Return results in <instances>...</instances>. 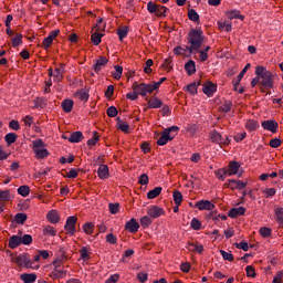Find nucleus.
<instances>
[{
    "mask_svg": "<svg viewBox=\"0 0 283 283\" xmlns=\"http://www.w3.org/2000/svg\"><path fill=\"white\" fill-rule=\"evenodd\" d=\"M256 76H260V90L264 94L268 90H273L275 87V75L273 72L268 71L264 66L255 67Z\"/></svg>",
    "mask_w": 283,
    "mask_h": 283,
    "instance_id": "obj_1",
    "label": "nucleus"
},
{
    "mask_svg": "<svg viewBox=\"0 0 283 283\" xmlns=\"http://www.w3.org/2000/svg\"><path fill=\"white\" fill-rule=\"evenodd\" d=\"M200 29H192L188 34V43L190 46H187L189 54H193V52H198L200 48H202V43H205V35Z\"/></svg>",
    "mask_w": 283,
    "mask_h": 283,
    "instance_id": "obj_2",
    "label": "nucleus"
},
{
    "mask_svg": "<svg viewBox=\"0 0 283 283\" xmlns=\"http://www.w3.org/2000/svg\"><path fill=\"white\" fill-rule=\"evenodd\" d=\"M133 92H138L139 96H147V94H154L155 90H158V84H147L135 82L132 85Z\"/></svg>",
    "mask_w": 283,
    "mask_h": 283,
    "instance_id": "obj_3",
    "label": "nucleus"
},
{
    "mask_svg": "<svg viewBox=\"0 0 283 283\" xmlns=\"http://www.w3.org/2000/svg\"><path fill=\"white\" fill-rule=\"evenodd\" d=\"M171 132H180V127L178 126H171L161 132V136L157 140V145L159 147H163L164 145H167L169 140H172L175 136H171Z\"/></svg>",
    "mask_w": 283,
    "mask_h": 283,
    "instance_id": "obj_4",
    "label": "nucleus"
},
{
    "mask_svg": "<svg viewBox=\"0 0 283 283\" xmlns=\"http://www.w3.org/2000/svg\"><path fill=\"white\" fill-rule=\"evenodd\" d=\"M13 262L18 264V266H25V269H32V261L30 260V255L28 253L20 254L19 256L13 259Z\"/></svg>",
    "mask_w": 283,
    "mask_h": 283,
    "instance_id": "obj_5",
    "label": "nucleus"
},
{
    "mask_svg": "<svg viewBox=\"0 0 283 283\" xmlns=\"http://www.w3.org/2000/svg\"><path fill=\"white\" fill-rule=\"evenodd\" d=\"M76 222H78L77 217L71 216L67 218L64 229L70 235H74V233H76Z\"/></svg>",
    "mask_w": 283,
    "mask_h": 283,
    "instance_id": "obj_6",
    "label": "nucleus"
},
{
    "mask_svg": "<svg viewBox=\"0 0 283 283\" xmlns=\"http://www.w3.org/2000/svg\"><path fill=\"white\" fill-rule=\"evenodd\" d=\"M261 126L266 132H271V134H277V128L280 127V124H277V122H275L274 119H268L263 120L261 123Z\"/></svg>",
    "mask_w": 283,
    "mask_h": 283,
    "instance_id": "obj_7",
    "label": "nucleus"
},
{
    "mask_svg": "<svg viewBox=\"0 0 283 283\" xmlns=\"http://www.w3.org/2000/svg\"><path fill=\"white\" fill-rule=\"evenodd\" d=\"M195 207L199 209V211H213L216 209V205L209 200L197 201Z\"/></svg>",
    "mask_w": 283,
    "mask_h": 283,
    "instance_id": "obj_8",
    "label": "nucleus"
},
{
    "mask_svg": "<svg viewBox=\"0 0 283 283\" xmlns=\"http://www.w3.org/2000/svg\"><path fill=\"white\" fill-rule=\"evenodd\" d=\"M124 229L129 233H138V229H140V223H138L136 219L132 218L129 221L126 222Z\"/></svg>",
    "mask_w": 283,
    "mask_h": 283,
    "instance_id": "obj_9",
    "label": "nucleus"
},
{
    "mask_svg": "<svg viewBox=\"0 0 283 283\" xmlns=\"http://www.w3.org/2000/svg\"><path fill=\"white\" fill-rule=\"evenodd\" d=\"M109 63V60L105 56H99L93 65L95 74H101V70Z\"/></svg>",
    "mask_w": 283,
    "mask_h": 283,
    "instance_id": "obj_10",
    "label": "nucleus"
},
{
    "mask_svg": "<svg viewBox=\"0 0 283 283\" xmlns=\"http://www.w3.org/2000/svg\"><path fill=\"white\" fill-rule=\"evenodd\" d=\"M145 101L148 103L147 109H160L163 107V101L156 96L146 97Z\"/></svg>",
    "mask_w": 283,
    "mask_h": 283,
    "instance_id": "obj_11",
    "label": "nucleus"
},
{
    "mask_svg": "<svg viewBox=\"0 0 283 283\" xmlns=\"http://www.w3.org/2000/svg\"><path fill=\"white\" fill-rule=\"evenodd\" d=\"M226 187H228V189H232V191L235 189L240 190V189H244L247 187V182H243L238 179H229L228 184H226Z\"/></svg>",
    "mask_w": 283,
    "mask_h": 283,
    "instance_id": "obj_12",
    "label": "nucleus"
},
{
    "mask_svg": "<svg viewBox=\"0 0 283 283\" xmlns=\"http://www.w3.org/2000/svg\"><path fill=\"white\" fill-rule=\"evenodd\" d=\"M147 214L153 219L160 218V216H165V209L153 206L147 210Z\"/></svg>",
    "mask_w": 283,
    "mask_h": 283,
    "instance_id": "obj_13",
    "label": "nucleus"
},
{
    "mask_svg": "<svg viewBox=\"0 0 283 283\" xmlns=\"http://www.w3.org/2000/svg\"><path fill=\"white\" fill-rule=\"evenodd\" d=\"M217 90H218V85H216L211 81H207L203 84L202 92H203V94H207L208 96H211L212 94H216Z\"/></svg>",
    "mask_w": 283,
    "mask_h": 283,
    "instance_id": "obj_14",
    "label": "nucleus"
},
{
    "mask_svg": "<svg viewBox=\"0 0 283 283\" xmlns=\"http://www.w3.org/2000/svg\"><path fill=\"white\" fill-rule=\"evenodd\" d=\"M244 213H247V209H244V207L231 208L228 211V218H240V216H244Z\"/></svg>",
    "mask_w": 283,
    "mask_h": 283,
    "instance_id": "obj_15",
    "label": "nucleus"
},
{
    "mask_svg": "<svg viewBox=\"0 0 283 283\" xmlns=\"http://www.w3.org/2000/svg\"><path fill=\"white\" fill-rule=\"evenodd\" d=\"M64 74H65V64L60 63V66L55 67L53 76L57 83H61V81H63Z\"/></svg>",
    "mask_w": 283,
    "mask_h": 283,
    "instance_id": "obj_16",
    "label": "nucleus"
},
{
    "mask_svg": "<svg viewBox=\"0 0 283 283\" xmlns=\"http://www.w3.org/2000/svg\"><path fill=\"white\" fill-rule=\"evenodd\" d=\"M94 28L96 32L91 35V41L94 45H101V40L103 39V33H98L101 32V25L95 24Z\"/></svg>",
    "mask_w": 283,
    "mask_h": 283,
    "instance_id": "obj_17",
    "label": "nucleus"
},
{
    "mask_svg": "<svg viewBox=\"0 0 283 283\" xmlns=\"http://www.w3.org/2000/svg\"><path fill=\"white\" fill-rule=\"evenodd\" d=\"M97 176L101 178V180H106V178H109V167L107 165H101L97 169Z\"/></svg>",
    "mask_w": 283,
    "mask_h": 283,
    "instance_id": "obj_18",
    "label": "nucleus"
},
{
    "mask_svg": "<svg viewBox=\"0 0 283 283\" xmlns=\"http://www.w3.org/2000/svg\"><path fill=\"white\" fill-rule=\"evenodd\" d=\"M65 275H67V270L54 269V270L49 274V277H51V280H61V279L65 277Z\"/></svg>",
    "mask_w": 283,
    "mask_h": 283,
    "instance_id": "obj_19",
    "label": "nucleus"
},
{
    "mask_svg": "<svg viewBox=\"0 0 283 283\" xmlns=\"http://www.w3.org/2000/svg\"><path fill=\"white\" fill-rule=\"evenodd\" d=\"M251 67V63H248L243 70L240 72V74L237 76V80L234 81V92H238V85H240L242 78H244V74L249 71Z\"/></svg>",
    "mask_w": 283,
    "mask_h": 283,
    "instance_id": "obj_20",
    "label": "nucleus"
},
{
    "mask_svg": "<svg viewBox=\"0 0 283 283\" xmlns=\"http://www.w3.org/2000/svg\"><path fill=\"white\" fill-rule=\"evenodd\" d=\"M46 219L49 220V222H51V224H59L61 217H59V211L51 210L48 212Z\"/></svg>",
    "mask_w": 283,
    "mask_h": 283,
    "instance_id": "obj_21",
    "label": "nucleus"
},
{
    "mask_svg": "<svg viewBox=\"0 0 283 283\" xmlns=\"http://www.w3.org/2000/svg\"><path fill=\"white\" fill-rule=\"evenodd\" d=\"M188 251H191L192 253H203L205 247L202 244L188 242L187 243Z\"/></svg>",
    "mask_w": 283,
    "mask_h": 283,
    "instance_id": "obj_22",
    "label": "nucleus"
},
{
    "mask_svg": "<svg viewBox=\"0 0 283 283\" xmlns=\"http://www.w3.org/2000/svg\"><path fill=\"white\" fill-rule=\"evenodd\" d=\"M227 170H228L229 176H235L238 174V171H240V163L230 161Z\"/></svg>",
    "mask_w": 283,
    "mask_h": 283,
    "instance_id": "obj_23",
    "label": "nucleus"
},
{
    "mask_svg": "<svg viewBox=\"0 0 283 283\" xmlns=\"http://www.w3.org/2000/svg\"><path fill=\"white\" fill-rule=\"evenodd\" d=\"M9 249H17L21 247V237L19 235H12L9 238Z\"/></svg>",
    "mask_w": 283,
    "mask_h": 283,
    "instance_id": "obj_24",
    "label": "nucleus"
},
{
    "mask_svg": "<svg viewBox=\"0 0 283 283\" xmlns=\"http://www.w3.org/2000/svg\"><path fill=\"white\" fill-rule=\"evenodd\" d=\"M127 34H129L128 25H120L117 29V36H118L119 41H123V39H125L127 36Z\"/></svg>",
    "mask_w": 283,
    "mask_h": 283,
    "instance_id": "obj_25",
    "label": "nucleus"
},
{
    "mask_svg": "<svg viewBox=\"0 0 283 283\" xmlns=\"http://www.w3.org/2000/svg\"><path fill=\"white\" fill-rule=\"evenodd\" d=\"M20 280H22V282L24 283H34L36 282V274L34 273H24L20 275Z\"/></svg>",
    "mask_w": 283,
    "mask_h": 283,
    "instance_id": "obj_26",
    "label": "nucleus"
},
{
    "mask_svg": "<svg viewBox=\"0 0 283 283\" xmlns=\"http://www.w3.org/2000/svg\"><path fill=\"white\" fill-rule=\"evenodd\" d=\"M185 70L188 74V76H193V73L196 72V62L190 60L185 64Z\"/></svg>",
    "mask_w": 283,
    "mask_h": 283,
    "instance_id": "obj_27",
    "label": "nucleus"
},
{
    "mask_svg": "<svg viewBox=\"0 0 283 283\" xmlns=\"http://www.w3.org/2000/svg\"><path fill=\"white\" fill-rule=\"evenodd\" d=\"M210 140L217 145H222V135L218 130H212L210 133Z\"/></svg>",
    "mask_w": 283,
    "mask_h": 283,
    "instance_id": "obj_28",
    "label": "nucleus"
},
{
    "mask_svg": "<svg viewBox=\"0 0 283 283\" xmlns=\"http://www.w3.org/2000/svg\"><path fill=\"white\" fill-rule=\"evenodd\" d=\"M90 90L85 91L83 88L75 92V96H78L80 101H84V103H87L90 101Z\"/></svg>",
    "mask_w": 283,
    "mask_h": 283,
    "instance_id": "obj_29",
    "label": "nucleus"
},
{
    "mask_svg": "<svg viewBox=\"0 0 283 283\" xmlns=\"http://www.w3.org/2000/svg\"><path fill=\"white\" fill-rule=\"evenodd\" d=\"M73 107H74V101L72 99H64L62 102V109L63 112H65V114H70Z\"/></svg>",
    "mask_w": 283,
    "mask_h": 283,
    "instance_id": "obj_30",
    "label": "nucleus"
},
{
    "mask_svg": "<svg viewBox=\"0 0 283 283\" xmlns=\"http://www.w3.org/2000/svg\"><path fill=\"white\" fill-rule=\"evenodd\" d=\"M48 105V99L45 97H36L34 99V109H43Z\"/></svg>",
    "mask_w": 283,
    "mask_h": 283,
    "instance_id": "obj_31",
    "label": "nucleus"
},
{
    "mask_svg": "<svg viewBox=\"0 0 283 283\" xmlns=\"http://www.w3.org/2000/svg\"><path fill=\"white\" fill-rule=\"evenodd\" d=\"M116 123H117V129H119L120 132H124V134H129V124L123 123V119H120V117L116 118Z\"/></svg>",
    "mask_w": 283,
    "mask_h": 283,
    "instance_id": "obj_32",
    "label": "nucleus"
},
{
    "mask_svg": "<svg viewBox=\"0 0 283 283\" xmlns=\"http://www.w3.org/2000/svg\"><path fill=\"white\" fill-rule=\"evenodd\" d=\"M84 136L83 133L77 130L71 134L69 142L70 143H81V140H83Z\"/></svg>",
    "mask_w": 283,
    "mask_h": 283,
    "instance_id": "obj_33",
    "label": "nucleus"
},
{
    "mask_svg": "<svg viewBox=\"0 0 283 283\" xmlns=\"http://www.w3.org/2000/svg\"><path fill=\"white\" fill-rule=\"evenodd\" d=\"M160 193H163V187H155L153 190H150L147 193V198H148V200H154V198H158V196H160Z\"/></svg>",
    "mask_w": 283,
    "mask_h": 283,
    "instance_id": "obj_34",
    "label": "nucleus"
},
{
    "mask_svg": "<svg viewBox=\"0 0 283 283\" xmlns=\"http://www.w3.org/2000/svg\"><path fill=\"white\" fill-rule=\"evenodd\" d=\"M34 154H35V158L38 160H43V158H48V156H50V151H48V149H45V148L35 149Z\"/></svg>",
    "mask_w": 283,
    "mask_h": 283,
    "instance_id": "obj_35",
    "label": "nucleus"
},
{
    "mask_svg": "<svg viewBox=\"0 0 283 283\" xmlns=\"http://www.w3.org/2000/svg\"><path fill=\"white\" fill-rule=\"evenodd\" d=\"M17 138H19V136L15 133H9L4 136V140L8 145V147H10V145H14V143H17Z\"/></svg>",
    "mask_w": 283,
    "mask_h": 283,
    "instance_id": "obj_36",
    "label": "nucleus"
},
{
    "mask_svg": "<svg viewBox=\"0 0 283 283\" xmlns=\"http://www.w3.org/2000/svg\"><path fill=\"white\" fill-rule=\"evenodd\" d=\"M167 12H169V9L165 6L157 4V11L155 12L156 17L159 19L163 17H167Z\"/></svg>",
    "mask_w": 283,
    "mask_h": 283,
    "instance_id": "obj_37",
    "label": "nucleus"
},
{
    "mask_svg": "<svg viewBox=\"0 0 283 283\" xmlns=\"http://www.w3.org/2000/svg\"><path fill=\"white\" fill-rule=\"evenodd\" d=\"M188 19L190 21H193L195 23H200V15L198 14V12H196L195 9L188 10Z\"/></svg>",
    "mask_w": 283,
    "mask_h": 283,
    "instance_id": "obj_38",
    "label": "nucleus"
},
{
    "mask_svg": "<svg viewBox=\"0 0 283 283\" xmlns=\"http://www.w3.org/2000/svg\"><path fill=\"white\" fill-rule=\"evenodd\" d=\"M259 127H260V125L258 124V120H255V119H250L245 124V129H248V132H255V129H258Z\"/></svg>",
    "mask_w": 283,
    "mask_h": 283,
    "instance_id": "obj_39",
    "label": "nucleus"
},
{
    "mask_svg": "<svg viewBox=\"0 0 283 283\" xmlns=\"http://www.w3.org/2000/svg\"><path fill=\"white\" fill-rule=\"evenodd\" d=\"M198 86H200V82L196 83L192 82L189 85L186 86L187 92H189V94L196 95L198 94Z\"/></svg>",
    "mask_w": 283,
    "mask_h": 283,
    "instance_id": "obj_40",
    "label": "nucleus"
},
{
    "mask_svg": "<svg viewBox=\"0 0 283 283\" xmlns=\"http://www.w3.org/2000/svg\"><path fill=\"white\" fill-rule=\"evenodd\" d=\"M28 220L27 213H17L14 217L15 224H25V221Z\"/></svg>",
    "mask_w": 283,
    "mask_h": 283,
    "instance_id": "obj_41",
    "label": "nucleus"
},
{
    "mask_svg": "<svg viewBox=\"0 0 283 283\" xmlns=\"http://www.w3.org/2000/svg\"><path fill=\"white\" fill-rule=\"evenodd\" d=\"M101 140V135H98V132H93V138L87 140L88 147H94L96 146V143Z\"/></svg>",
    "mask_w": 283,
    "mask_h": 283,
    "instance_id": "obj_42",
    "label": "nucleus"
},
{
    "mask_svg": "<svg viewBox=\"0 0 283 283\" xmlns=\"http://www.w3.org/2000/svg\"><path fill=\"white\" fill-rule=\"evenodd\" d=\"M19 196H22V198H28L30 196V186H20L18 188Z\"/></svg>",
    "mask_w": 283,
    "mask_h": 283,
    "instance_id": "obj_43",
    "label": "nucleus"
},
{
    "mask_svg": "<svg viewBox=\"0 0 283 283\" xmlns=\"http://www.w3.org/2000/svg\"><path fill=\"white\" fill-rule=\"evenodd\" d=\"M172 198H174V202L177 206L182 205V192H180V190H175L172 192Z\"/></svg>",
    "mask_w": 283,
    "mask_h": 283,
    "instance_id": "obj_44",
    "label": "nucleus"
},
{
    "mask_svg": "<svg viewBox=\"0 0 283 283\" xmlns=\"http://www.w3.org/2000/svg\"><path fill=\"white\" fill-rule=\"evenodd\" d=\"M114 69L115 72L113 73V78H115V81H120V78L123 77V66L115 65Z\"/></svg>",
    "mask_w": 283,
    "mask_h": 283,
    "instance_id": "obj_45",
    "label": "nucleus"
},
{
    "mask_svg": "<svg viewBox=\"0 0 283 283\" xmlns=\"http://www.w3.org/2000/svg\"><path fill=\"white\" fill-rule=\"evenodd\" d=\"M12 48H19L21 43H23V34L19 33L17 34L12 40Z\"/></svg>",
    "mask_w": 283,
    "mask_h": 283,
    "instance_id": "obj_46",
    "label": "nucleus"
},
{
    "mask_svg": "<svg viewBox=\"0 0 283 283\" xmlns=\"http://www.w3.org/2000/svg\"><path fill=\"white\" fill-rule=\"evenodd\" d=\"M274 214H275V221L279 224H283V208L274 209Z\"/></svg>",
    "mask_w": 283,
    "mask_h": 283,
    "instance_id": "obj_47",
    "label": "nucleus"
},
{
    "mask_svg": "<svg viewBox=\"0 0 283 283\" xmlns=\"http://www.w3.org/2000/svg\"><path fill=\"white\" fill-rule=\"evenodd\" d=\"M83 231H84V233H86V235H92V233H94V223L86 222L83 226Z\"/></svg>",
    "mask_w": 283,
    "mask_h": 283,
    "instance_id": "obj_48",
    "label": "nucleus"
},
{
    "mask_svg": "<svg viewBox=\"0 0 283 283\" xmlns=\"http://www.w3.org/2000/svg\"><path fill=\"white\" fill-rule=\"evenodd\" d=\"M231 107H233V103L231 101H226L220 109L223 112V114H229L231 112Z\"/></svg>",
    "mask_w": 283,
    "mask_h": 283,
    "instance_id": "obj_49",
    "label": "nucleus"
},
{
    "mask_svg": "<svg viewBox=\"0 0 283 283\" xmlns=\"http://www.w3.org/2000/svg\"><path fill=\"white\" fill-rule=\"evenodd\" d=\"M106 114L109 118H116V116H118V108H116V106H109L106 109Z\"/></svg>",
    "mask_w": 283,
    "mask_h": 283,
    "instance_id": "obj_50",
    "label": "nucleus"
},
{
    "mask_svg": "<svg viewBox=\"0 0 283 283\" xmlns=\"http://www.w3.org/2000/svg\"><path fill=\"white\" fill-rule=\"evenodd\" d=\"M228 18L230 20L240 19L241 21H244V15L240 14V11H229Z\"/></svg>",
    "mask_w": 283,
    "mask_h": 283,
    "instance_id": "obj_51",
    "label": "nucleus"
},
{
    "mask_svg": "<svg viewBox=\"0 0 283 283\" xmlns=\"http://www.w3.org/2000/svg\"><path fill=\"white\" fill-rule=\"evenodd\" d=\"M0 202H10V190H0Z\"/></svg>",
    "mask_w": 283,
    "mask_h": 283,
    "instance_id": "obj_52",
    "label": "nucleus"
},
{
    "mask_svg": "<svg viewBox=\"0 0 283 283\" xmlns=\"http://www.w3.org/2000/svg\"><path fill=\"white\" fill-rule=\"evenodd\" d=\"M171 63H174V60L171 59V56L164 61L163 67L166 70V72H171L174 70V66H171Z\"/></svg>",
    "mask_w": 283,
    "mask_h": 283,
    "instance_id": "obj_53",
    "label": "nucleus"
},
{
    "mask_svg": "<svg viewBox=\"0 0 283 283\" xmlns=\"http://www.w3.org/2000/svg\"><path fill=\"white\" fill-rule=\"evenodd\" d=\"M190 227L193 229V231H200V229H202V223L200 220L193 218L190 222Z\"/></svg>",
    "mask_w": 283,
    "mask_h": 283,
    "instance_id": "obj_54",
    "label": "nucleus"
},
{
    "mask_svg": "<svg viewBox=\"0 0 283 283\" xmlns=\"http://www.w3.org/2000/svg\"><path fill=\"white\" fill-rule=\"evenodd\" d=\"M270 147H272L273 149H277V147H282V139L280 138H273L269 142Z\"/></svg>",
    "mask_w": 283,
    "mask_h": 283,
    "instance_id": "obj_55",
    "label": "nucleus"
},
{
    "mask_svg": "<svg viewBox=\"0 0 283 283\" xmlns=\"http://www.w3.org/2000/svg\"><path fill=\"white\" fill-rule=\"evenodd\" d=\"M259 233L260 235H262L263 238H271V233H272V230L271 228H268V227H263L259 230Z\"/></svg>",
    "mask_w": 283,
    "mask_h": 283,
    "instance_id": "obj_56",
    "label": "nucleus"
},
{
    "mask_svg": "<svg viewBox=\"0 0 283 283\" xmlns=\"http://www.w3.org/2000/svg\"><path fill=\"white\" fill-rule=\"evenodd\" d=\"M218 28H219V30L226 29V32H231V30H232L231 22H218Z\"/></svg>",
    "mask_w": 283,
    "mask_h": 283,
    "instance_id": "obj_57",
    "label": "nucleus"
},
{
    "mask_svg": "<svg viewBox=\"0 0 283 283\" xmlns=\"http://www.w3.org/2000/svg\"><path fill=\"white\" fill-rule=\"evenodd\" d=\"M21 244L30 245L32 244V237L30 234H24L23 237H20Z\"/></svg>",
    "mask_w": 283,
    "mask_h": 283,
    "instance_id": "obj_58",
    "label": "nucleus"
},
{
    "mask_svg": "<svg viewBox=\"0 0 283 283\" xmlns=\"http://www.w3.org/2000/svg\"><path fill=\"white\" fill-rule=\"evenodd\" d=\"M245 273H247V277H256V273H255V268H253L252 265H248L245 268Z\"/></svg>",
    "mask_w": 283,
    "mask_h": 283,
    "instance_id": "obj_59",
    "label": "nucleus"
},
{
    "mask_svg": "<svg viewBox=\"0 0 283 283\" xmlns=\"http://www.w3.org/2000/svg\"><path fill=\"white\" fill-rule=\"evenodd\" d=\"M227 176H229V170H227V168H222L217 171V178H219V180H224Z\"/></svg>",
    "mask_w": 283,
    "mask_h": 283,
    "instance_id": "obj_60",
    "label": "nucleus"
},
{
    "mask_svg": "<svg viewBox=\"0 0 283 283\" xmlns=\"http://www.w3.org/2000/svg\"><path fill=\"white\" fill-rule=\"evenodd\" d=\"M43 234L44 235H56V230H54V227L48 226L46 228L43 229Z\"/></svg>",
    "mask_w": 283,
    "mask_h": 283,
    "instance_id": "obj_61",
    "label": "nucleus"
},
{
    "mask_svg": "<svg viewBox=\"0 0 283 283\" xmlns=\"http://www.w3.org/2000/svg\"><path fill=\"white\" fill-rule=\"evenodd\" d=\"M139 185H149V176L147 174H142L138 179Z\"/></svg>",
    "mask_w": 283,
    "mask_h": 283,
    "instance_id": "obj_62",
    "label": "nucleus"
},
{
    "mask_svg": "<svg viewBox=\"0 0 283 283\" xmlns=\"http://www.w3.org/2000/svg\"><path fill=\"white\" fill-rule=\"evenodd\" d=\"M140 224L144 229H147L151 224V219L147 216L140 218Z\"/></svg>",
    "mask_w": 283,
    "mask_h": 283,
    "instance_id": "obj_63",
    "label": "nucleus"
},
{
    "mask_svg": "<svg viewBox=\"0 0 283 283\" xmlns=\"http://www.w3.org/2000/svg\"><path fill=\"white\" fill-rule=\"evenodd\" d=\"M282 279H283V271H279L275 274L272 283H282V281H283Z\"/></svg>",
    "mask_w": 283,
    "mask_h": 283,
    "instance_id": "obj_64",
    "label": "nucleus"
}]
</instances>
